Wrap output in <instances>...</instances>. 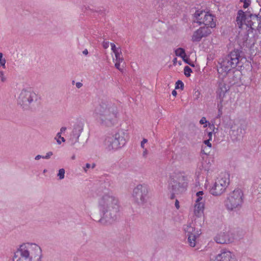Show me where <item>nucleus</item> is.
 <instances>
[{
  "instance_id": "f257e3e1",
  "label": "nucleus",
  "mask_w": 261,
  "mask_h": 261,
  "mask_svg": "<svg viewBox=\"0 0 261 261\" xmlns=\"http://www.w3.org/2000/svg\"><path fill=\"white\" fill-rule=\"evenodd\" d=\"M97 207L101 218L98 222L109 225L115 222L119 216L120 205L118 198L112 193H104L98 199Z\"/></svg>"
},
{
  "instance_id": "f03ea898",
  "label": "nucleus",
  "mask_w": 261,
  "mask_h": 261,
  "mask_svg": "<svg viewBox=\"0 0 261 261\" xmlns=\"http://www.w3.org/2000/svg\"><path fill=\"white\" fill-rule=\"evenodd\" d=\"M94 114L101 125L112 127L118 121L119 112L115 103L102 100L96 106Z\"/></svg>"
},
{
  "instance_id": "7ed1b4c3",
  "label": "nucleus",
  "mask_w": 261,
  "mask_h": 261,
  "mask_svg": "<svg viewBox=\"0 0 261 261\" xmlns=\"http://www.w3.org/2000/svg\"><path fill=\"white\" fill-rule=\"evenodd\" d=\"M42 250L34 243H27L20 246L14 252L13 261H41Z\"/></svg>"
},
{
  "instance_id": "20e7f679",
  "label": "nucleus",
  "mask_w": 261,
  "mask_h": 261,
  "mask_svg": "<svg viewBox=\"0 0 261 261\" xmlns=\"http://www.w3.org/2000/svg\"><path fill=\"white\" fill-rule=\"evenodd\" d=\"M188 186L187 177L180 173H175L170 177L168 189L170 193V198H175V195L185 192Z\"/></svg>"
},
{
  "instance_id": "39448f33",
  "label": "nucleus",
  "mask_w": 261,
  "mask_h": 261,
  "mask_svg": "<svg viewBox=\"0 0 261 261\" xmlns=\"http://www.w3.org/2000/svg\"><path fill=\"white\" fill-rule=\"evenodd\" d=\"M240 53L241 51L238 49L233 50L227 55L220 63L218 72H220L221 70V72H227L237 66L241 67L243 58L241 56Z\"/></svg>"
},
{
  "instance_id": "423d86ee",
  "label": "nucleus",
  "mask_w": 261,
  "mask_h": 261,
  "mask_svg": "<svg viewBox=\"0 0 261 261\" xmlns=\"http://www.w3.org/2000/svg\"><path fill=\"white\" fill-rule=\"evenodd\" d=\"M38 100V96L31 89H22L17 99V103L23 110L34 108Z\"/></svg>"
},
{
  "instance_id": "0eeeda50",
  "label": "nucleus",
  "mask_w": 261,
  "mask_h": 261,
  "mask_svg": "<svg viewBox=\"0 0 261 261\" xmlns=\"http://www.w3.org/2000/svg\"><path fill=\"white\" fill-rule=\"evenodd\" d=\"M243 198L242 191L241 189H235L227 195L224 201L226 208L230 211L240 210L244 202Z\"/></svg>"
},
{
  "instance_id": "6e6552de",
  "label": "nucleus",
  "mask_w": 261,
  "mask_h": 261,
  "mask_svg": "<svg viewBox=\"0 0 261 261\" xmlns=\"http://www.w3.org/2000/svg\"><path fill=\"white\" fill-rule=\"evenodd\" d=\"M127 138V134L123 130H119L112 136L107 137L105 144L109 150L117 149L125 144Z\"/></svg>"
},
{
  "instance_id": "1a4fd4ad",
  "label": "nucleus",
  "mask_w": 261,
  "mask_h": 261,
  "mask_svg": "<svg viewBox=\"0 0 261 261\" xmlns=\"http://www.w3.org/2000/svg\"><path fill=\"white\" fill-rule=\"evenodd\" d=\"M127 138V134L123 130H119L112 136L107 137L105 144L109 150L117 149L125 144Z\"/></svg>"
},
{
  "instance_id": "9d476101",
  "label": "nucleus",
  "mask_w": 261,
  "mask_h": 261,
  "mask_svg": "<svg viewBox=\"0 0 261 261\" xmlns=\"http://www.w3.org/2000/svg\"><path fill=\"white\" fill-rule=\"evenodd\" d=\"M127 138V134L123 130H119L112 136L107 137L105 144L109 150L117 149L125 144Z\"/></svg>"
},
{
  "instance_id": "9b49d317",
  "label": "nucleus",
  "mask_w": 261,
  "mask_h": 261,
  "mask_svg": "<svg viewBox=\"0 0 261 261\" xmlns=\"http://www.w3.org/2000/svg\"><path fill=\"white\" fill-rule=\"evenodd\" d=\"M246 125L240 121L233 123L230 127L229 135L233 142L240 141L246 133Z\"/></svg>"
},
{
  "instance_id": "f8f14e48",
  "label": "nucleus",
  "mask_w": 261,
  "mask_h": 261,
  "mask_svg": "<svg viewBox=\"0 0 261 261\" xmlns=\"http://www.w3.org/2000/svg\"><path fill=\"white\" fill-rule=\"evenodd\" d=\"M133 197L139 205H143L148 199V189L146 185H139L133 192Z\"/></svg>"
},
{
  "instance_id": "ddd939ff",
  "label": "nucleus",
  "mask_w": 261,
  "mask_h": 261,
  "mask_svg": "<svg viewBox=\"0 0 261 261\" xmlns=\"http://www.w3.org/2000/svg\"><path fill=\"white\" fill-rule=\"evenodd\" d=\"M194 16L197 22L199 24H203L204 26L210 28L216 27V23L214 21V16L205 11H196Z\"/></svg>"
},
{
  "instance_id": "4468645a",
  "label": "nucleus",
  "mask_w": 261,
  "mask_h": 261,
  "mask_svg": "<svg viewBox=\"0 0 261 261\" xmlns=\"http://www.w3.org/2000/svg\"><path fill=\"white\" fill-rule=\"evenodd\" d=\"M228 184L226 178H218L210 189V192L214 196L221 195L225 191Z\"/></svg>"
},
{
  "instance_id": "2eb2a0df",
  "label": "nucleus",
  "mask_w": 261,
  "mask_h": 261,
  "mask_svg": "<svg viewBox=\"0 0 261 261\" xmlns=\"http://www.w3.org/2000/svg\"><path fill=\"white\" fill-rule=\"evenodd\" d=\"M184 229L188 237V242L191 247H194L196 245V239L199 236L200 233L195 230V228L192 225L189 224L184 226Z\"/></svg>"
},
{
  "instance_id": "dca6fc26",
  "label": "nucleus",
  "mask_w": 261,
  "mask_h": 261,
  "mask_svg": "<svg viewBox=\"0 0 261 261\" xmlns=\"http://www.w3.org/2000/svg\"><path fill=\"white\" fill-rule=\"evenodd\" d=\"M246 25L252 30L256 29L258 32L261 31V15L250 14L247 16Z\"/></svg>"
},
{
  "instance_id": "f3484780",
  "label": "nucleus",
  "mask_w": 261,
  "mask_h": 261,
  "mask_svg": "<svg viewBox=\"0 0 261 261\" xmlns=\"http://www.w3.org/2000/svg\"><path fill=\"white\" fill-rule=\"evenodd\" d=\"M83 127L84 123L82 122H78L74 125L73 129L69 135V141L72 145L78 142Z\"/></svg>"
},
{
  "instance_id": "a211bd4d",
  "label": "nucleus",
  "mask_w": 261,
  "mask_h": 261,
  "mask_svg": "<svg viewBox=\"0 0 261 261\" xmlns=\"http://www.w3.org/2000/svg\"><path fill=\"white\" fill-rule=\"evenodd\" d=\"M212 33L211 29L206 26L200 27L195 31L192 37L193 42H199L203 37H206Z\"/></svg>"
},
{
  "instance_id": "6ab92c4d",
  "label": "nucleus",
  "mask_w": 261,
  "mask_h": 261,
  "mask_svg": "<svg viewBox=\"0 0 261 261\" xmlns=\"http://www.w3.org/2000/svg\"><path fill=\"white\" fill-rule=\"evenodd\" d=\"M218 89L217 90V97L220 100L221 102L223 98L225 96V93L228 90V87H227L226 84L222 81L219 80L218 82Z\"/></svg>"
},
{
  "instance_id": "aec40b11",
  "label": "nucleus",
  "mask_w": 261,
  "mask_h": 261,
  "mask_svg": "<svg viewBox=\"0 0 261 261\" xmlns=\"http://www.w3.org/2000/svg\"><path fill=\"white\" fill-rule=\"evenodd\" d=\"M214 261H236V259L231 252L225 250L218 254Z\"/></svg>"
},
{
  "instance_id": "412c9836",
  "label": "nucleus",
  "mask_w": 261,
  "mask_h": 261,
  "mask_svg": "<svg viewBox=\"0 0 261 261\" xmlns=\"http://www.w3.org/2000/svg\"><path fill=\"white\" fill-rule=\"evenodd\" d=\"M215 240L219 244H227L232 242L233 238L230 236L229 233L221 232L215 237Z\"/></svg>"
},
{
  "instance_id": "4be33fe9",
  "label": "nucleus",
  "mask_w": 261,
  "mask_h": 261,
  "mask_svg": "<svg viewBox=\"0 0 261 261\" xmlns=\"http://www.w3.org/2000/svg\"><path fill=\"white\" fill-rule=\"evenodd\" d=\"M248 14L247 13L245 14V12L242 10H239L238 11L236 21L239 28L242 27L243 22L246 25L247 16H248Z\"/></svg>"
},
{
  "instance_id": "5701e85b",
  "label": "nucleus",
  "mask_w": 261,
  "mask_h": 261,
  "mask_svg": "<svg viewBox=\"0 0 261 261\" xmlns=\"http://www.w3.org/2000/svg\"><path fill=\"white\" fill-rule=\"evenodd\" d=\"M202 196H197V199L195 200L196 204L195 207L199 211L204 209V204L203 201H202Z\"/></svg>"
},
{
  "instance_id": "b1692460",
  "label": "nucleus",
  "mask_w": 261,
  "mask_h": 261,
  "mask_svg": "<svg viewBox=\"0 0 261 261\" xmlns=\"http://www.w3.org/2000/svg\"><path fill=\"white\" fill-rule=\"evenodd\" d=\"M165 236V232L162 229H160L158 231L156 230L153 234V237L156 240H163Z\"/></svg>"
},
{
  "instance_id": "393cba45",
  "label": "nucleus",
  "mask_w": 261,
  "mask_h": 261,
  "mask_svg": "<svg viewBox=\"0 0 261 261\" xmlns=\"http://www.w3.org/2000/svg\"><path fill=\"white\" fill-rule=\"evenodd\" d=\"M175 54L176 56L181 57L182 60H184V58L186 57V54L185 53V50L182 48H178L175 50Z\"/></svg>"
},
{
  "instance_id": "a878e982",
  "label": "nucleus",
  "mask_w": 261,
  "mask_h": 261,
  "mask_svg": "<svg viewBox=\"0 0 261 261\" xmlns=\"http://www.w3.org/2000/svg\"><path fill=\"white\" fill-rule=\"evenodd\" d=\"M110 187V184L109 181H104L100 184L99 188V191L103 193L106 192L108 190Z\"/></svg>"
},
{
  "instance_id": "bb28decb",
  "label": "nucleus",
  "mask_w": 261,
  "mask_h": 261,
  "mask_svg": "<svg viewBox=\"0 0 261 261\" xmlns=\"http://www.w3.org/2000/svg\"><path fill=\"white\" fill-rule=\"evenodd\" d=\"M116 59V61H119V62H122L123 61V57H120V55L121 54V49L119 50L118 51H116V53H114Z\"/></svg>"
},
{
  "instance_id": "cd10ccee",
  "label": "nucleus",
  "mask_w": 261,
  "mask_h": 261,
  "mask_svg": "<svg viewBox=\"0 0 261 261\" xmlns=\"http://www.w3.org/2000/svg\"><path fill=\"white\" fill-rule=\"evenodd\" d=\"M192 72V69L188 66H186L184 68V74L187 77H189L191 75V73Z\"/></svg>"
},
{
  "instance_id": "c85d7f7f",
  "label": "nucleus",
  "mask_w": 261,
  "mask_h": 261,
  "mask_svg": "<svg viewBox=\"0 0 261 261\" xmlns=\"http://www.w3.org/2000/svg\"><path fill=\"white\" fill-rule=\"evenodd\" d=\"M175 89H180L182 90L184 88V84L180 80H178L175 84Z\"/></svg>"
},
{
  "instance_id": "c756f323",
  "label": "nucleus",
  "mask_w": 261,
  "mask_h": 261,
  "mask_svg": "<svg viewBox=\"0 0 261 261\" xmlns=\"http://www.w3.org/2000/svg\"><path fill=\"white\" fill-rule=\"evenodd\" d=\"M65 174V170L63 168L60 169L59 170V172L58 174V176L59 177V179H62L64 178Z\"/></svg>"
},
{
  "instance_id": "7c9ffc66",
  "label": "nucleus",
  "mask_w": 261,
  "mask_h": 261,
  "mask_svg": "<svg viewBox=\"0 0 261 261\" xmlns=\"http://www.w3.org/2000/svg\"><path fill=\"white\" fill-rule=\"evenodd\" d=\"M5 64L6 60L3 58V54L0 53V66H2L4 68H5Z\"/></svg>"
},
{
  "instance_id": "2f4dec72",
  "label": "nucleus",
  "mask_w": 261,
  "mask_h": 261,
  "mask_svg": "<svg viewBox=\"0 0 261 261\" xmlns=\"http://www.w3.org/2000/svg\"><path fill=\"white\" fill-rule=\"evenodd\" d=\"M199 123L201 124H205L203 127H206L207 126V123H208V122L206 120V118L204 117H202V118L200 119Z\"/></svg>"
},
{
  "instance_id": "473e14b6",
  "label": "nucleus",
  "mask_w": 261,
  "mask_h": 261,
  "mask_svg": "<svg viewBox=\"0 0 261 261\" xmlns=\"http://www.w3.org/2000/svg\"><path fill=\"white\" fill-rule=\"evenodd\" d=\"M111 49L114 53L118 51L120 49V48H116L115 45L113 43H111Z\"/></svg>"
},
{
  "instance_id": "72a5a7b5",
  "label": "nucleus",
  "mask_w": 261,
  "mask_h": 261,
  "mask_svg": "<svg viewBox=\"0 0 261 261\" xmlns=\"http://www.w3.org/2000/svg\"><path fill=\"white\" fill-rule=\"evenodd\" d=\"M251 4V0H247L246 2L244 3L243 8L246 9L248 8Z\"/></svg>"
},
{
  "instance_id": "f704fd0d",
  "label": "nucleus",
  "mask_w": 261,
  "mask_h": 261,
  "mask_svg": "<svg viewBox=\"0 0 261 261\" xmlns=\"http://www.w3.org/2000/svg\"><path fill=\"white\" fill-rule=\"evenodd\" d=\"M53 154V152L49 151L46 153V154L45 156H43V159H49Z\"/></svg>"
},
{
  "instance_id": "c9c22d12",
  "label": "nucleus",
  "mask_w": 261,
  "mask_h": 261,
  "mask_svg": "<svg viewBox=\"0 0 261 261\" xmlns=\"http://www.w3.org/2000/svg\"><path fill=\"white\" fill-rule=\"evenodd\" d=\"M0 79L2 82L6 81V77L4 76V72L2 71H0Z\"/></svg>"
},
{
  "instance_id": "e433bc0d",
  "label": "nucleus",
  "mask_w": 261,
  "mask_h": 261,
  "mask_svg": "<svg viewBox=\"0 0 261 261\" xmlns=\"http://www.w3.org/2000/svg\"><path fill=\"white\" fill-rule=\"evenodd\" d=\"M103 47L105 49L108 48L109 46V42H103L102 43Z\"/></svg>"
},
{
  "instance_id": "4c0bfd02",
  "label": "nucleus",
  "mask_w": 261,
  "mask_h": 261,
  "mask_svg": "<svg viewBox=\"0 0 261 261\" xmlns=\"http://www.w3.org/2000/svg\"><path fill=\"white\" fill-rule=\"evenodd\" d=\"M211 140H209L208 139L206 140H205L204 141V143L205 145H206L207 146L210 147H212V144L210 142Z\"/></svg>"
},
{
  "instance_id": "58836bf2",
  "label": "nucleus",
  "mask_w": 261,
  "mask_h": 261,
  "mask_svg": "<svg viewBox=\"0 0 261 261\" xmlns=\"http://www.w3.org/2000/svg\"><path fill=\"white\" fill-rule=\"evenodd\" d=\"M147 142V140L146 139H143V140L141 141V146L142 148H144V144L146 143Z\"/></svg>"
},
{
  "instance_id": "ea45409f",
  "label": "nucleus",
  "mask_w": 261,
  "mask_h": 261,
  "mask_svg": "<svg viewBox=\"0 0 261 261\" xmlns=\"http://www.w3.org/2000/svg\"><path fill=\"white\" fill-rule=\"evenodd\" d=\"M121 63V62H119V61H117L115 65V67L119 70H121V69L120 68V64Z\"/></svg>"
},
{
  "instance_id": "a19ab883",
  "label": "nucleus",
  "mask_w": 261,
  "mask_h": 261,
  "mask_svg": "<svg viewBox=\"0 0 261 261\" xmlns=\"http://www.w3.org/2000/svg\"><path fill=\"white\" fill-rule=\"evenodd\" d=\"M222 108H220L218 110V114L216 117L217 118H220L221 117V116L222 115Z\"/></svg>"
},
{
  "instance_id": "79ce46f5",
  "label": "nucleus",
  "mask_w": 261,
  "mask_h": 261,
  "mask_svg": "<svg viewBox=\"0 0 261 261\" xmlns=\"http://www.w3.org/2000/svg\"><path fill=\"white\" fill-rule=\"evenodd\" d=\"M57 136L60 139H61L62 141L63 142H65V139H64V137H61V134L60 133H58L57 135Z\"/></svg>"
},
{
  "instance_id": "37998d69",
  "label": "nucleus",
  "mask_w": 261,
  "mask_h": 261,
  "mask_svg": "<svg viewBox=\"0 0 261 261\" xmlns=\"http://www.w3.org/2000/svg\"><path fill=\"white\" fill-rule=\"evenodd\" d=\"M208 127L210 128V129L212 130L213 132L214 131L215 128V125L213 124H210V123H208Z\"/></svg>"
},
{
  "instance_id": "c03bdc74",
  "label": "nucleus",
  "mask_w": 261,
  "mask_h": 261,
  "mask_svg": "<svg viewBox=\"0 0 261 261\" xmlns=\"http://www.w3.org/2000/svg\"><path fill=\"white\" fill-rule=\"evenodd\" d=\"M212 135H213V132L211 131V132H209L208 133V140H212Z\"/></svg>"
},
{
  "instance_id": "a18cd8bd",
  "label": "nucleus",
  "mask_w": 261,
  "mask_h": 261,
  "mask_svg": "<svg viewBox=\"0 0 261 261\" xmlns=\"http://www.w3.org/2000/svg\"><path fill=\"white\" fill-rule=\"evenodd\" d=\"M66 129L67 128L66 127H62L60 129V132L58 133H60L61 134L62 133H64Z\"/></svg>"
},
{
  "instance_id": "49530a36",
  "label": "nucleus",
  "mask_w": 261,
  "mask_h": 261,
  "mask_svg": "<svg viewBox=\"0 0 261 261\" xmlns=\"http://www.w3.org/2000/svg\"><path fill=\"white\" fill-rule=\"evenodd\" d=\"M203 194H204L203 192L202 191H200L196 193V196H202Z\"/></svg>"
},
{
  "instance_id": "de8ad7c7",
  "label": "nucleus",
  "mask_w": 261,
  "mask_h": 261,
  "mask_svg": "<svg viewBox=\"0 0 261 261\" xmlns=\"http://www.w3.org/2000/svg\"><path fill=\"white\" fill-rule=\"evenodd\" d=\"M159 3H160L161 5H164L166 3L168 0H156Z\"/></svg>"
},
{
  "instance_id": "09e8293b",
  "label": "nucleus",
  "mask_w": 261,
  "mask_h": 261,
  "mask_svg": "<svg viewBox=\"0 0 261 261\" xmlns=\"http://www.w3.org/2000/svg\"><path fill=\"white\" fill-rule=\"evenodd\" d=\"M175 206L177 209H178L179 208V202L177 199L175 201Z\"/></svg>"
},
{
  "instance_id": "8fccbe9b",
  "label": "nucleus",
  "mask_w": 261,
  "mask_h": 261,
  "mask_svg": "<svg viewBox=\"0 0 261 261\" xmlns=\"http://www.w3.org/2000/svg\"><path fill=\"white\" fill-rule=\"evenodd\" d=\"M186 63L188 64L189 65H191V66H194V64H191L190 63H189V59H185V58H184V60H183Z\"/></svg>"
},
{
  "instance_id": "3c124183",
  "label": "nucleus",
  "mask_w": 261,
  "mask_h": 261,
  "mask_svg": "<svg viewBox=\"0 0 261 261\" xmlns=\"http://www.w3.org/2000/svg\"><path fill=\"white\" fill-rule=\"evenodd\" d=\"M83 86V84L82 83H80V82H77L76 83V87L77 88H80L81 87H82V86Z\"/></svg>"
},
{
  "instance_id": "603ef678",
  "label": "nucleus",
  "mask_w": 261,
  "mask_h": 261,
  "mask_svg": "<svg viewBox=\"0 0 261 261\" xmlns=\"http://www.w3.org/2000/svg\"><path fill=\"white\" fill-rule=\"evenodd\" d=\"M43 159V155H37L36 156L35 159L36 160H39V159Z\"/></svg>"
},
{
  "instance_id": "864d4df0",
  "label": "nucleus",
  "mask_w": 261,
  "mask_h": 261,
  "mask_svg": "<svg viewBox=\"0 0 261 261\" xmlns=\"http://www.w3.org/2000/svg\"><path fill=\"white\" fill-rule=\"evenodd\" d=\"M83 54L85 55H87L88 54V51L87 49H84L83 51Z\"/></svg>"
},
{
  "instance_id": "5fc2aeb1",
  "label": "nucleus",
  "mask_w": 261,
  "mask_h": 261,
  "mask_svg": "<svg viewBox=\"0 0 261 261\" xmlns=\"http://www.w3.org/2000/svg\"><path fill=\"white\" fill-rule=\"evenodd\" d=\"M172 94L174 96H176V95H177V92L175 90H174L172 91Z\"/></svg>"
},
{
  "instance_id": "6e6d98bb",
  "label": "nucleus",
  "mask_w": 261,
  "mask_h": 261,
  "mask_svg": "<svg viewBox=\"0 0 261 261\" xmlns=\"http://www.w3.org/2000/svg\"><path fill=\"white\" fill-rule=\"evenodd\" d=\"M91 167V165L89 163H87L86 164V168H90Z\"/></svg>"
},
{
  "instance_id": "4d7b16f0",
  "label": "nucleus",
  "mask_w": 261,
  "mask_h": 261,
  "mask_svg": "<svg viewBox=\"0 0 261 261\" xmlns=\"http://www.w3.org/2000/svg\"><path fill=\"white\" fill-rule=\"evenodd\" d=\"M199 94H200V93H199V91H196V92H195V94L197 96H198L199 95Z\"/></svg>"
},
{
  "instance_id": "13d9d810",
  "label": "nucleus",
  "mask_w": 261,
  "mask_h": 261,
  "mask_svg": "<svg viewBox=\"0 0 261 261\" xmlns=\"http://www.w3.org/2000/svg\"><path fill=\"white\" fill-rule=\"evenodd\" d=\"M75 155H73L72 156V157H71V159H72V160H74V159H75Z\"/></svg>"
},
{
  "instance_id": "bf43d9fd",
  "label": "nucleus",
  "mask_w": 261,
  "mask_h": 261,
  "mask_svg": "<svg viewBox=\"0 0 261 261\" xmlns=\"http://www.w3.org/2000/svg\"><path fill=\"white\" fill-rule=\"evenodd\" d=\"M247 13L248 15H249L250 14H251L250 11H246V12H245V14H247Z\"/></svg>"
},
{
  "instance_id": "052dcab7",
  "label": "nucleus",
  "mask_w": 261,
  "mask_h": 261,
  "mask_svg": "<svg viewBox=\"0 0 261 261\" xmlns=\"http://www.w3.org/2000/svg\"><path fill=\"white\" fill-rule=\"evenodd\" d=\"M57 142L59 144H60L61 143V142L59 139L57 140Z\"/></svg>"
},
{
  "instance_id": "680f3d73",
  "label": "nucleus",
  "mask_w": 261,
  "mask_h": 261,
  "mask_svg": "<svg viewBox=\"0 0 261 261\" xmlns=\"http://www.w3.org/2000/svg\"><path fill=\"white\" fill-rule=\"evenodd\" d=\"M246 1L247 0H240V2L244 3V2H246Z\"/></svg>"
},
{
  "instance_id": "e2e57ef3",
  "label": "nucleus",
  "mask_w": 261,
  "mask_h": 261,
  "mask_svg": "<svg viewBox=\"0 0 261 261\" xmlns=\"http://www.w3.org/2000/svg\"><path fill=\"white\" fill-rule=\"evenodd\" d=\"M95 167V164H93V165L92 166V168H94Z\"/></svg>"
},
{
  "instance_id": "0e129e2a",
  "label": "nucleus",
  "mask_w": 261,
  "mask_h": 261,
  "mask_svg": "<svg viewBox=\"0 0 261 261\" xmlns=\"http://www.w3.org/2000/svg\"><path fill=\"white\" fill-rule=\"evenodd\" d=\"M47 172V170H46V169H44V170H43V173H45V172Z\"/></svg>"
},
{
  "instance_id": "69168bd1",
  "label": "nucleus",
  "mask_w": 261,
  "mask_h": 261,
  "mask_svg": "<svg viewBox=\"0 0 261 261\" xmlns=\"http://www.w3.org/2000/svg\"><path fill=\"white\" fill-rule=\"evenodd\" d=\"M146 150H145V151H144L143 152V155H145V154H146Z\"/></svg>"
},
{
  "instance_id": "338daca9",
  "label": "nucleus",
  "mask_w": 261,
  "mask_h": 261,
  "mask_svg": "<svg viewBox=\"0 0 261 261\" xmlns=\"http://www.w3.org/2000/svg\"><path fill=\"white\" fill-rule=\"evenodd\" d=\"M85 171L86 172L87 171V170L86 168L84 169Z\"/></svg>"
}]
</instances>
